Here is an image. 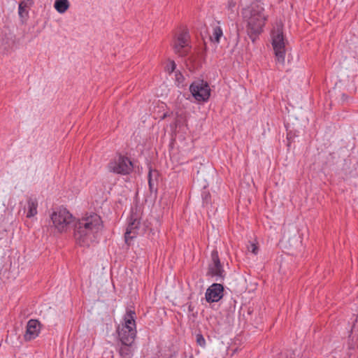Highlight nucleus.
I'll use <instances>...</instances> for the list:
<instances>
[{"label": "nucleus", "mask_w": 358, "mask_h": 358, "mask_svg": "<svg viewBox=\"0 0 358 358\" xmlns=\"http://www.w3.org/2000/svg\"><path fill=\"white\" fill-rule=\"evenodd\" d=\"M54 7L58 13H64L69 8V2L68 0H55Z\"/></svg>", "instance_id": "17"}, {"label": "nucleus", "mask_w": 358, "mask_h": 358, "mask_svg": "<svg viewBox=\"0 0 358 358\" xmlns=\"http://www.w3.org/2000/svg\"><path fill=\"white\" fill-rule=\"evenodd\" d=\"M196 343L199 346H201L202 348H205L206 347V340H205V338H204V337L203 336L202 334H196Z\"/></svg>", "instance_id": "21"}, {"label": "nucleus", "mask_w": 358, "mask_h": 358, "mask_svg": "<svg viewBox=\"0 0 358 358\" xmlns=\"http://www.w3.org/2000/svg\"><path fill=\"white\" fill-rule=\"evenodd\" d=\"M189 91L192 96L199 102H206L210 96L209 84L203 80H196L192 83Z\"/></svg>", "instance_id": "5"}, {"label": "nucleus", "mask_w": 358, "mask_h": 358, "mask_svg": "<svg viewBox=\"0 0 358 358\" xmlns=\"http://www.w3.org/2000/svg\"><path fill=\"white\" fill-rule=\"evenodd\" d=\"M176 64L174 61H171L166 66V71L171 74L175 72Z\"/></svg>", "instance_id": "22"}, {"label": "nucleus", "mask_w": 358, "mask_h": 358, "mask_svg": "<svg viewBox=\"0 0 358 358\" xmlns=\"http://www.w3.org/2000/svg\"><path fill=\"white\" fill-rule=\"evenodd\" d=\"M189 35L187 31L180 33L174 44V50L180 57H185L190 52L192 46L189 43Z\"/></svg>", "instance_id": "9"}, {"label": "nucleus", "mask_w": 358, "mask_h": 358, "mask_svg": "<svg viewBox=\"0 0 358 358\" xmlns=\"http://www.w3.org/2000/svg\"><path fill=\"white\" fill-rule=\"evenodd\" d=\"M107 169L110 173L126 176L132 172L134 166L129 157L118 155L108 162Z\"/></svg>", "instance_id": "4"}, {"label": "nucleus", "mask_w": 358, "mask_h": 358, "mask_svg": "<svg viewBox=\"0 0 358 358\" xmlns=\"http://www.w3.org/2000/svg\"><path fill=\"white\" fill-rule=\"evenodd\" d=\"M235 6H236V2L233 1H229V3H228L229 8L232 9L234 7H235Z\"/></svg>", "instance_id": "24"}, {"label": "nucleus", "mask_w": 358, "mask_h": 358, "mask_svg": "<svg viewBox=\"0 0 358 358\" xmlns=\"http://www.w3.org/2000/svg\"><path fill=\"white\" fill-rule=\"evenodd\" d=\"M222 35L223 32L221 27L220 26H215L213 27V34L210 36V40L213 42L219 43Z\"/></svg>", "instance_id": "18"}, {"label": "nucleus", "mask_w": 358, "mask_h": 358, "mask_svg": "<svg viewBox=\"0 0 358 358\" xmlns=\"http://www.w3.org/2000/svg\"><path fill=\"white\" fill-rule=\"evenodd\" d=\"M55 229L64 233L73 227V237L76 244L81 247H89L96 241L98 233L103 228L101 217L96 213H87L76 220L65 208H57L50 216Z\"/></svg>", "instance_id": "1"}, {"label": "nucleus", "mask_w": 358, "mask_h": 358, "mask_svg": "<svg viewBox=\"0 0 358 358\" xmlns=\"http://www.w3.org/2000/svg\"><path fill=\"white\" fill-rule=\"evenodd\" d=\"M272 45L275 52L277 62L283 64L285 57V46L282 29L278 27L272 31Z\"/></svg>", "instance_id": "6"}, {"label": "nucleus", "mask_w": 358, "mask_h": 358, "mask_svg": "<svg viewBox=\"0 0 358 358\" xmlns=\"http://www.w3.org/2000/svg\"><path fill=\"white\" fill-rule=\"evenodd\" d=\"M203 61L204 57L201 52L191 54L187 59V62L191 65L190 69L192 71L198 70L201 68Z\"/></svg>", "instance_id": "13"}, {"label": "nucleus", "mask_w": 358, "mask_h": 358, "mask_svg": "<svg viewBox=\"0 0 358 358\" xmlns=\"http://www.w3.org/2000/svg\"><path fill=\"white\" fill-rule=\"evenodd\" d=\"M201 198L203 201V204H208L210 201V194L208 191H203L201 193Z\"/></svg>", "instance_id": "20"}, {"label": "nucleus", "mask_w": 358, "mask_h": 358, "mask_svg": "<svg viewBox=\"0 0 358 358\" xmlns=\"http://www.w3.org/2000/svg\"><path fill=\"white\" fill-rule=\"evenodd\" d=\"M169 115L167 113H164V115H163V119L165 118L166 117H167Z\"/></svg>", "instance_id": "26"}, {"label": "nucleus", "mask_w": 358, "mask_h": 358, "mask_svg": "<svg viewBox=\"0 0 358 358\" xmlns=\"http://www.w3.org/2000/svg\"><path fill=\"white\" fill-rule=\"evenodd\" d=\"M141 213L137 208L131 209V215L128 219V226L124 234L125 242L129 243V241L134 238L137 234V230L140 226Z\"/></svg>", "instance_id": "8"}, {"label": "nucleus", "mask_w": 358, "mask_h": 358, "mask_svg": "<svg viewBox=\"0 0 358 358\" xmlns=\"http://www.w3.org/2000/svg\"><path fill=\"white\" fill-rule=\"evenodd\" d=\"M224 286L220 283H213L206 291L205 299L208 303L218 302L224 296Z\"/></svg>", "instance_id": "10"}, {"label": "nucleus", "mask_w": 358, "mask_h": 358, "mask_svg": "<svg viewBox=\"0 0 358 358\" xmlns=\"http://www.w3.org/2000/svg\"><path fill=\"white\" fill-rule=\"evenodd\" d=\"M135 311L127 310L124 316V323L117 329L120 342H134L136 336Z\"/></svg>", "instance_id": "3"}, {"label": "nucleus", "mask_w": 358, "mask_h": 358, "mask_svg": "<svg viewBox=\"0 0 358 358\" xmlns=\"http://www.w3.org/2000/svg\"><path fill=\"white\" fill-rule=\"evenodd\" d=\"M134 342H121L118 352L122 358H132L134 348Z\"/></svg>", "instance_id": "15"}, {"label": "nucleus", "mask_w": 358, "mask_h": 358, "mask_svg": "<svg viewBox=\"0 0 358 358\" xmlns=\"http://www.w3.org/2000/svg\"><path fill=\"white\" fill-rule=\"evenodd\" d=\"M175 78L178 85L182 84L185 80V77L180 71H175Z\"/></svg>", "instance_id": "19"}, {"label": "nucleus", "mask_w": 358, "mask_h": 358, "mask_svg": "<svg viewBox=\"0 0 358 358\" xmlns=\"http://www.w3.org/2000/svg\"><path fill=\"white\" fill-rule=\"evenodd\" d=\"M248 250L254 255H257L258 253L259 249L255 243H250V245L248 246Z\"/></svg>", "instance_id": "23"}, {"label": "nucleus", "mask_w": 358, "mask_h": 358, "mask_svg": "<svg viewBox=\"0 0 358 358\" xmlns=\"http://www.w3.org/2000/svg\"><path fill=\"white\" fill-rule=\"evenodd\" d=\"M41 330V324L37 320H29L26 325V330L23 335L25 341L29 342L36 338Z\"/></svg>", "instance_id": "11"}, {"label": "nucleus", "mask_w": 358, "mask_h": 358, "mask_svg": "<svg viewBox=\"0 0 358 358\" xmlns=\"http://www.w3.org/2000/svg\"><path fill=\"white\" fill-rule=\"evenodd\" d=\"M207 275L215 278L216 281H222L225 278V271L220 262L217 250H213L211 252V259L208 264Z\"/></svg>", "instance_id": "7"}, {"label": "nucleus", "mask_w": 358, "mask_h": 358, "mask_svg": "<svg viewBox=\"0 0 358 358\" xmlns=\"http://www.w3.org/2000/svg\"><path fill=\"white\" fill-rule=\"evenodd\" d=\"M188 309H189V311H192L193 310V308L192 307L191 305L189 306Z\"/></svg>", "instance_id": "25"}, {"label": "nucleus", "mask_w": 358, "mask_h": 358, "mask_svg": "<svg viewBox=\"0 0 358 358\" xmlns=\"http://www.w3.org/2000/svg\"><path fill=\"white\" fill-rule=\"evenodd\" d=\"M38 200L34 196H29L27 200V205L24 206V211H27V217L31 218L38 213Z\"/></svg>", "instance_id": "12"}, {"label": "nucleus", "mask_w": 358, "mask_h": 358, "mask_svg": "<svg viewBox=\"0 0 358 358\" xmlns=\"http://www.w3.org/2000/svg\"><path fill=\"white\" fill-rule=\"evenodd\" d=\"M33 0H22L18 5V15L22 22L29 17V8L33 5Z\"/></svg>", "instance_id": "14"}, {"label": "nucleus", "mask_w": 358, "mask_h": 358, "mask_svg": "<svg viewBox=\"0 0 358 358\" xmlns=\"http://www.w3.org/2000/svg\"><path fill=\"white\" fill-rule=\"evenodd\" d=\"M157 177L158 172L155 170L150 169L148 173V185L150 190L152 192L154 189H157L156 187L157 185Z\"/></svg>", "instance_id": "16"}, {"label": "nucleus", "mask_w": 358, "mask_h": 358, "mask_svg": "<svg viewBox=\"0 0 358 358\" xmlns=\"http://www.w3.org/2000/svg\"><path fill=\"white\" fill-rule=\"evenodd\" d=\"M264 11V7L258 2H254L242 10L243 17L248 23L249 36L253 42L262 32L266 20Z\"/></svg>", "instance_id": "2"}]
</instances>
